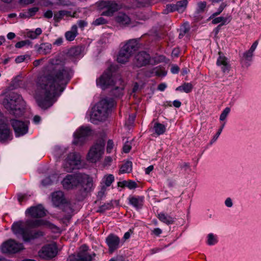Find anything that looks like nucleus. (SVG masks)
<instances>
[{
  "label": "nucleus",
  "instance_id": "nucleus-64",
  "mask_svg": "<svg viewBox=\"0 0 261 261\" xmlns=\"http://www.w3.org/2000/svg\"><path fill=\"white\" fill-rule=\"evenodd\" d=\"M35 0H19V2L21 4L29 5L34 3Z\"/></svg>",
  "mask_w": 261,
  "mask_h": 261
},
{
  "label": "nucleus",
  "instance_id": "nucleus-39",
  "mask_svg": "<svg viewBox=\"0 0 261 261\" xmlns=\"http://www.w3.org/2000/svg\"><path fill=\"white\" fill-rule=\"evenodd\" d=\"M102 181L106 186L109 187L114 181V176L112 174L106 175L103 178Z\"/></svg>",
  "mask_w": 261,
  "mask_h": 261
},
{
  "label": "nucleus",
  "instance_id": "nucleus-41",
  "mask_svg": "<svg viewBox=\"0 0 261 261\" xmlns=\"http://www.w3.org/2000/svg\"><path fill=\"white\" fill-rule=\"evenodd\" d=\"M113 207V204L111 202H109L107 203H105L101 205L99 207L98 211L100 212H102L105 211L110 210Z\"/></svg>",
  "mask_w": 261,
  "mask_h": 261
},
{
  "label": "nucleus",
  "instance_id": "nucleus-6",
  "mask_svg": "<svg viewBox=\"0 0 261 261\" xmlns=\"http://www.w3.org/2000/svg\"><path fill=\"white\" fill-rule=\"evenodd\" d=\"M62 184L64 188L67 190L74 189L79 186L84 187L85 185L90 188L92 180L88 175L85 174H68L62 181Z\"/></svg>",
  "mask_w": 261,
  "mask_h": 261
},
{
  "label": "nucleus",
  "instance_id": "nucleus-1",
  "mask_svg": "<svg viewBox=\"0 0 261 261\" xmlns=\"http://www.w3.org/2000/svg\"><path fill=\"white\" fill-rule=\"evenodd\" d=\"M70 79L69 70L60 61L52 59L37 79L34 97L42 109L50 107Z\"/></svg>",
  "mask_w": 261,
  "mask_h": 261
},
{
  "label": "nucleus",
  "instance_id": "nucleus-59",
  "mask_svg": "<svg viewBox=\"0 0 261 261\" xmlns=\"http://www.w3.org/2000/svg\"><path fill=\"white\" fill-rule=\"evenodd\" d=\"M151 232H152V234H153L156 236H159L162 233V230L161 229H160L159 228H154V229H153L151 231Z\"/></svg>",
  "mask_w": 261,
  "mask_h": 261
},
{
  "label": "nucleus",
  "instance_id": "nucleus-12",
  "mask_svg": "<svg viewBox=\"0 0 261 261\" xmlns=\"http://www.w3.org/2000/svg\"><path fill=\"white\" fill-rule=\"evenodd\" d=\"M91 130L88 126H81L74 133L73 143L77 145H82L85 141L86 138L90 135Z\"/></svg>",
  "mask_w": 261,
  "mask_h": 261
},
{
  "label": "nucleus",
  "instance_id": "nucleus-54",
  "mask_svg": "<svg viewBox=\"0 0 261 261\" xmlns=\"http://www.w3.org/2000/svg\"><path fill=\"white\" fill-rule=\"evenodd\" d=\"M77 24L80 28L83 29L88 24L87 21L84 20H80L77 21Z\"/></svg>",
  "mask_w": 261,
  "mask_h": 261
},
{
  "label": "nucleus",
  "instance_id": "nucleus-32",
  "mask_svg": "<svg viewBox=\"0 0 261 261\" xmlns=\"http://www.w3.org/2000/svg\"><path fill=\"white\" fill-rule=\"evenodd\" d=\"M132 170V163L130 161H127L121 166L119 170V173H129Z\"/></svg>",
  "mask_w": 261,
  "mask_h": 261
},
{
  "label": "nucleus",
  "instance_id": "nucleus-46",
  "mask_svg": "<svg viewBox=\"0 0 261 261\" xmlns=\"http://www.w3.org/2000/svg\"><path fill=\"white\" fill-rule=\"evenodd\" d=\"M226 7V5L224 4V3H222L220 6H219V8L218 9L217 11L214 13L210 17V18H213L215 17V16L219 15L224 10L225 7Z\"/></svg>",
  "mask_w": 261,
  "mask_h": 261
},
{
  "label": "nucleus",
  "instance_id": "nucleus-33",
  "mask_svg": "<svg viewBox=\"0 0 261 261\" xmlns=\"http://www.w3.org/2000/svg\"><path fill=\"white\" fill-rule=\"evenodd\" d=\"M42 30L41 28H38L35 31H29L27 33V36L32 39H35L38 37V36L41 34Z\"/></svg>",
  "mask_w": 261,
  "mask_h": 261
},
{
  "label": "nucleus",
  "instance_id": "nucleus-57",
  "mask_svg": "<svg viewBox=\"0 0 261 261\" xmlns=\"http://www.w3.org/2000/svg\"><path fill=\"white\" fill-rule=\"evenodd\" d=\"M112 162V159L111 156H106L104 160L103 165L104 166H109Z\"/></svg>",
  "mask_w": 261,
  "mask_h": 261
},
{
  "label": "nucleus",
  "instance_id": "nucleus-2",
  "mask_svg": "<svg viewBox=\"0 0 261 261\" xmlns=\"http://www.w3.org/2000/svg\"><path fill=\"white\" fill-rule=\"evenodd\" d=\"M40 226L52 228L54 225L46 220L29 219L25 222L19 221L14 222L12 225L11 229L17 238H22L24 242H30L44 236V232L41 230L33 232L30 230V228Z\"/></svg>",
  "mask_w": 261,
  "mask_h": 261
},
{
  "label": "nucleus",
  "instance_id": "nucleus-10",
  "mask_svg": "<svg viewBox=\"0 0 261 261\" xmlns=\"http://www.w3.org/2000/svg\"><path fill=\"white\" fill-rule=\"evenodd\" d=\"M81 166V156L80 153L71 152L68 154L63 163V167L67 172H71Z\"/></svg>",
  "mask_w": 261,
  "mask_h": 261
},
{
  "label": "nucleus",
  "instance_id": "nucleus-22",
  "mask_svg": "<svg viewBox=\"0 0 261 261\" xmlns=\"http://www.w3.org/2000/svg\"><path fill=\"white\" fill-rule=\"evenodd\" d=\"M115 20L121 27L128 26L131 23V20L129 16L123 13H119L115 17Z\"/></svg>",
  "mask_w": 261,
  "mask_h": 261
},
{
  "label": "nucleus",
  "instance_id": "nucleus-35",
  "mask_svg": "<svg viewBox=\"0 0 261 261\" xmlns=\"http://www.w3.org/2000/svg\"><path fill=\"white\" fill-rule=\"evenodd\" d=\"M188 5L187 0H182L178 1L176 4V11L179 13H182L184 12L187 8Z\"/></svg>",
  "mask_w": 261,
  "mask_h": 261
},
{
  "label": "nucleus",
  "instance_id": "nucleus-9",
  "mask_svg": "<svg viewBox=\"0 0 261 261\" xmlns=\"http://www.w3.org/2000/svg\"><path fill=\"white\" fill-rule=\"evenodd\" d=\"M98 7L101 10V15L102 16H111L113 14L121 8L114 1L102 0L98 2Z\"/></svg>",
  "mask_w": 261,
  "mask_h": 261
},
{
  "label": "nucleus",
  "instance_id": "nucleus-62",
  "mask_svg": "<svg viewBox=\"0 0 261 261\" xmlns=\"http://www.w3.org/2000/svg\"><path fill=\"white\" fill-rule=\"evenodd\" d=\"M53 13L51 10H48L44 14V16L47 18H50L53 17Z\"/></svg>",
  "mask_w": 261,
  "mask_h": 261
},
{
  "label": "nucleus",
  "instance_id": "nucleus-4",
  "mask_svg": "<svg viewBox=\"0 0 261 261\" xmlns=\"http://www.w3.org/2000/svg\"><path fill=\"white\" fill-rule=\"evenodd\" d=\"M115 102L112 99H103L99 101L93 108L90 120L95 123L97 121L105 120Z\"/></svg>",
  "mask_w": 261,
  "mask_h": 261
},
{
  "label": "nucleus",
  "instance_id": "nucleus-30",
  "mask_svg": "<svg viewBox=\"0 0 261 261\" xmlns=\"http://www.w3.org/2000/svg\"><path fill=\"white\" fill-rule=\"evenodd\" d=\"M193 88V85L190 83H184L182 85L176 88V91L184 92L188 93L192 91Z\"/></svg>",
  "mask_w": 261,
  "mask_h": 261
},
{
  "label": "nucleus",
  "instance_id": "nucleus-48",
  "mask_svg": "<svg viewBox=\"0 0 261 261\" xmlns=\"http://www.w3.org/2000/svg\"><path fill=\"white\" fill-rule=\"evenodd\" d=\"M30 43L31 42L29 40H26L17 42L15 46L16 48H20L26 45L30 44Z\"/></svg>",
  "mask_w": 261,
  "mask_h": 261
},
{
  "label": "nucleus",
  "instance_id": "nucleus-28",
  "mask_svg": "<svg viewBox=\"0 0 261 261\" xmlns=\"http://www.w3.org/2000/svg\"><path fill=\"white\" fill-rule=\"evenodd\" d=\"M166 126L160 123L155 122L153 125V131L157 135L160 136L163 134L166 131Z\"/></svg>",
  "mask_w": 261,
  "mask_h": 261
},
{
  "label": "nucleus",
  "instance_id": "nucleus-15",
  "mask_svg": "<svg viewBox=\"0 0 261 261\" xmlns=\"http://www.w3.org/2000/svg\"><path fill=\"white\" fill-rule=\"evenodd\" d=\"M106 243L109 247V252L113 253L122 245L119 238L116 235L110 234L106 240Z\"/></svg>",
  "mask_w": 261,
  "mask_h": 261
},
{
  "label": "nucleus",
  "instance_id": "nucleus-3",
  "mask_svg": "<svg viewBox=\"0 0 261 261\" xmlns=\"http://www.w3.org/2000/svg\"><path fill=\"white\" fill-rule=\"evenodd\" d=\"M112 73L109 70L106 71L96 80L97 86L102 89H106L109 86H112V93L116 97H119L122 94L124 89L123 82L120 77L116 78L115 81L111 79Z\"/></svg>",
  "mask_w": 261,
  "mask_h": 261
},
{
  "label": "nucleus",
  "instance_id": "nucleus-43",
  "mask_svg": "<svg viewBox=\"0 0 261 261\" xmlns=\"http://www.w3.org/2000/svg\"><path fill=\"white\" fill-rule=\"evenodd\" d=\"M107 23V21L106 19L103 18L102 17H100L97 19H96L92 22V25L95 26H97L101 24H104Z\"/></svg>",
  "mask_w": 261,
  "mask_h": 261
},
{
  "label": "nucleus",
  "instance_id": "nucleus-26",
  "mask_svg": "<svg viewBox=\"0 0 261 261\" xmlns=\"http://www.w3.org/2000/svg\"><path fill=\"white\" fill-rule=\"evenodd\" d=\"M64 16L74 17V15H72L70 11L61 10L55 13L54 18L56 21L59 22L63 18Z\"/></svg>",
  "mask_w": 261,
  "mask_h": 261
},
{
  "label": "nucleus",
  "instance_id": "nucleus-13",
  "mask_svg": "<svg viewBox=\"0 0 261 261\" xmlns=\"http://www.w3.org/2000/svg\"><path fill=\"white\" fill-rule=\"evenodd\" d=\"M11 124L17 137L25 135L28 131V122L13 119L11 120Z\"/></svg>",
  "mask_w": 261,
  "mask_h": 261
},
{
  "label": "nucleus",
  "instance_id": "nucleus-25",
  "mask_svg": "<svg viewBox=\"0 0 261 261\" xmlns=\"http://www.w3.org/2000/svg\"><path fill=\"white\" fill-rule=\"evenodd\" d=\"M77 35V27L76 24H74L71 27V30L65 33V37L68 41H71Z\"/></svg>",
  "mask_w": 261,
  "mask_h": 261
},
{
  "label": "nucleus",
  "instance_id": "nucleus-31",
  "mask_svg": "<svg viewBox=\"0 0 261 261\" xmlns=\"http://www.w3.org/2000/svg\"><path fill=\"white\" fill-rule=\"evenodd\" d=\"M79 253V257L80 261H92L95 257V253L89 254L85 252H80Z\"/></svg>",
  "mask_w": 261,
  "mask_h": 261
},
{
  "label": "nucleus",
  "instance_id": "nucleus-5",
  "mask_svg": "<svg viewBox=\"0 0 261 261\" xmlns=\"http://www.w3.org/2000/svg\"><path fill=\"white\" fill-rule=\"evenodd\" d=\"M3 105L10 113L16 116H20L24 112L25 102L22 97L17 93H13L7 96Z\"/></svg>",
  "mask_w": 261,
  "mask_h": 261
},
{
  "label": "nucleus",
  "instance_id": "nucleus-49",
  "mask_svg": "<svg viewBox=\"0 0 261 261\" xmlns=\"http://www.w3.org/2000/svg\"><path fill=\"white\" fill-rule=\"evenodd\" d=\"M39 8L38 7H33L28 9V16L30 17L34 16L35 14L38 11Z\"/></svg>",
  "mask_w": 261,
  "mask_h": 261
},
{
  "label": "nucleus",
  "instance_id": "nucleus-47",
  "mask_svg": "<svg viewBox=\"0 0 261 261\" xmlns=\"http://www.w3.org/2000/svg\"><path fill=\"white\" fill-rule=\"evenodd\" d=\"M80 53V49L78 47L71 48L68 51V54L71 56H76Z\"/></svg>",
  "mask_w": 261,
  "mask_h": 261
},
{
  "label": "nucleus",
  "instance_id": "nucleus-58",
  "mask_svg": "<svg viewBox=\"0 0 261 261\" xmlns=\"http://www.w3.org/2000/svg\"><path fill=\"white\" fill-rule=\"evenodd\" d=\"M225 205L228 207H231L233 205L232 199L229 197L227 198L225 201Z\"/></svg>",
  "mask_w": 261,
  "mask_h": 261
},
{
  "label": "nucleus",
  "instance_id": "nucleus-42",
  "mask_svg": "<svg viewBox=\"0 0 261 261\" xmlns=\"http://www.w3.org/2000/svg\"><path fill=\"white\" fill-rule=\"evenodd\" d=\"M230 109L228 107L225 108L220 116V120L224 121L225 120L228 115L230 113Z\"/></svg>",
  "mask_w": 261,
  "mask_h": 261
},
{
  "label": "nucleus",
  "instance_id": "nucleus-56",
  "mask_svg": "<svg viewBox=\"0 0 261 261\" xmlns=\"http://www.w3.org/2000/svg\"><path fill=\"white\" fill-rule=\"evenodd\" d=\"M257 45H258V41H255L253 43V44L251 45V46L250 48V49L248 50H247V51L248 52L253 54V52L254 51V50L256 48Z\"/></svg>",
  "mask_w": 261,
  "mask_h": 261
},
{
  "label": "nucleus",
  "instance_id": "nucleus-55",
  "mask_svg": "<svg viewBox=\"0 0 261 261\" xmlns=\"http://www.w3.org/2000/svg\"><path fill=\"white\" fill-rule=\"evenodd\" d=\"M131 149V145L130 143L126 142L124 144L123 147V150L124 152L125 153H128Z\"/></svg>",
  "mask_w": 261,
  "mask_h": 261
},
{
  "label": "nucleus",
  "instance_id": "nucleus-29",
  "mask_svg": "<svg viewBox=\"0 0 261 261\" xmlns=\"http://www.w3.org/2000/svg\"><path fill=\"white\" fill-rule=\"evenodd\" d=\"M158 218L161 221L167 224H172L174 222V219L172 217L163 213H159Z\"/></svg>",
  "mask_w": 261,
  "mask_h": 261
},
{
  "label": "nucleus",
  "instance_id": "nucleus-34",
  "mask_svg": "<svg viewBox=\"0 0 261 261\" xmlns=\"http://www.w3.org/2000/svg\"><path fill=\"white\" fill-rule=\"evenodd\" d=\"M166 73L165 71L162 70L161 68L155 67L151 69L149 74H147L146 75L149 76L152 75H156L158 76H165Z\"/></svg>",
  "mask_w": 261,
  "mask_h": 261
},
{
  "label": "nucleus",
  "instance_id": "nucleus-24",
  "mask_svg": "<svg viewBox=\"0 0 261 261\" xmlns=\"http://www.w3.org/2000/svg\"><path fill=\"white\" fill-rule=\"evenodd\" d=\"M253 54L248 51L244 52L241 57L240 62L243 67H248L252 61Z\"/></svg>",
  "mask_w": 261,
  "mask_h": 261
},
{
  "label": "nucleus",
  "instance_id": "nucleus-17",
  "mask_svg": "<svg viewBox=\"0 0 261 261\" xmlns=\"http://www.w3.org/2000/svg\"><path fill=\"white\" fill-rule=\"evenodd\" d=\"M25 214L33 218H41L45 216L44 208L41 205L31 206L25 211Z\"/></svg>",
  "mask_w": 261,
  "mask_h": 261
},
{
  "label": "nucleus",
  "instance_id": "nucleus-38",
  "mask_svg": "<svg viewBox=\"0 0 261 261\" xmlns=\"http://www.w3.org/2000/svg\"><path fill=\"white\" fill-rule=\"evenodd\" d=\"M122 184V186H125V187L128 188L129 189H135L137 187V186L136 182L134 181H132V180H129L128 181H123L122 183L119 182L118 184V186H120V184Z\"/></svg>",
  "mask_w": 261,
  "mask_h": 261
},
{
  "label": "nucleus",
  "instance_id": "nucleus-21",
  "mask_svg": "<svg viewBox=\"0 0 261 261\" xmlns=\"http://www.w3.org/2000/svg\"><path fill=\"white\" fill-rule=\"evenodd\" d=\"M219 56L217 59V65L221 66V68L223 72H228L230 69V64L228 59L224 56L221 55L219 53Z\"/></svg>",
  "mask_w": 261,
  "mask_h": 261
},
{
  "label": "nucleus",
  "instance_id": "nucleus-45",
  "mask_svg": "<svg viewBox=\"0 0 261 261\" xmlns=\"http://www.w3.org/2000/svg\"><path fill=\"white\" fill-rule=\"evenodd\" d=\"M176 6L175 5H168L166 9L164 10V13L167 14L176 11Z\"/></svg>",
  "mask_w": 261,
  "mask_h": 261
},
{
  "label": "nucleus",
  "instance_id": "nucleus-8",
  "mask_svg": "<svg viewBox=\"0 0 261 261\" xmlns=\"http://www.w3.org/2000/svg\"><path fill=\"white\" fill-rule=\"evenodd\" d=\"M105 141L100 140L90 148L87 156V160L92 163H95L101 159L104 153Z\"/></svg>",
  "mask_w": 261,
  "mask_h": 261
},
{
  "label": "nucleus",
  "instance_id": "nucleus-36",
  "mask_svg": "<svg viewBox=\"0 0 261 261\" xmlns=\"http://www.w3.org/2000/svg\"><path fill=\"white\" fill-rule=\"evenodd\" d=\"M57 175L53 174L51 176L46 177L42 181V184L43 186H48L51 184L54 181L57 180Z\"/></svg>",
  "mask_w": 261,
  "mask_h": 261
},
{
  "label": "nucleus",
  "instance_id": "nucleus-61",
  "mask_svg": "<svg viewBox=\"0 0 261 261\" xmlns=\"http://www.w3.org/2000/svg\"><path fill=\"white\" fill-rule=\"evenodd\" d=\"M179 70V67L176 65H173L171 68V72L173 74H176L178 72Z\"/></svg>",
  "mask_w": 261,
  "mask_h": 261
},
{
  "label": "nucleus",
  "instance_id": "nucleus-18",
  "mask_svg": "<svg viewBox=\"0 0 261 261\" xmlns=\"http://www.w3.org/2000/svg\"><path fill=\"white\" fill-rule=\"evenodd\" d=\"M150 55L145 51L138 53L135 57V63L137 66L142 67L147 65L150 61Z\"/></svg>",
  "mask_w": 261,
  "mask_h": 261
},
{
  "label": "nucleus",
  "instance_id": "nucleus-44",
  "mask_svg": "<svg viewBox=\"0 0 261 261\" xmlns=\"http://www.w3.org/2000/svg\"><path fill=\"white\" fill-rule=\"evenodd\" d=\"M206 6V3L205 2H200L197 4V12L201 13L204 11Z\"/></svg>",
  "mask_w": 261,
  "mask_h": 261
},
{
  "label": "nucleus",
  "instance_id": "nucleus-20",
  "mask_svg": "<svg viewBox=\"0 0 261 261\" xmlns=\"http://www.w3.org/2000/svg\"><path fill=\"white\" fill-rule=\"evenodd\" d=\"M51 200L55 206H59L66 202L64 194L62 191H56L52 193Z\"/></svg>",
  "mask_w": 261,
  "mask_h": 261
},
{
  "label": "nucleus",
  "instance_id": "nucleus-7",
  "mask_svg": "<svg viewBox=\"0 0 261 261\" xmlns=\"http://www.w3.org/2000/svg\"><path fill=\"white\" fill-rule=\"evenodd\" d=\"M137 47L138 43L136 40L131 39L128 41L120 50L117 56V61L120 63L127 62Z\"/></svg>",
  "mask_w": 261,
  "mask_h": 261
},
{
  "label": "nucleus",
  "instance_id": "nucleus-37",
  "mask_svg": "<svg viewBox=\"0 0 261 261\" xmlns=\"http://www.w3.org/2000/svg\"><path fill=\"white\" fill-rule=\"evenodd\" d=\"M218 242L217 237L213 233H209L207 235V244L210 245H214Z\"/></svg>",
  "mask_w": 261,
  "mask_h": 261
},
{
  "label": "nucleus",
  "instance_id": "nucleus-40",
  "mask_svg": "<svg viewBox=\"0 0 261 261\" xmlns=\"http://www.w3.org/2000/svg\"><path fill=\"white\" fill-rule=\"evenodd\" d=\"M25 60L27 61V62L30 60V56L28 55H21L17 57L15 60L16 63H20Z\"/></svg>",
  "mask_w": 261,
  "mask_h": 261
},
{
  "label": "nucleus",
  "instance_id": "nucleus-52",
  "mask_svg": "<svg viewBox=\"0 0 261 261\" xmlns=\"http://www.w3.org/2000/svg\"><path fill=\"white\" fill-rule=\"evenodd\" d=\"M222 132H221V130H218L216 134L213 137V138L212 139L211 141L210 142V144L211 145L213 144L214 142H215L218 138H219L220 135L221 134Z\"/></svg>",
  "mask_w": 261,
  "mask_h": 261
},
{
  "label": "nucleus",
  "instance_id": "nucleus-50",
  "mask_svg": "<svg viewBox=\"0 0 261 261\" xmlns=\"http://www.w3.org/2000/svg\"><path fill=\"white\" fill-rule=\"evenodd\" d=\"M114 143L111 140H109L108 141L107 143V153H111L112 151V150L114 148Z\"/></svg>",
  "mask_w": 261,
  "mask_h": 261
},
{
  "label": "nucleus",
  "instance_id": "nucleus-63",
  "mask_svg": "<svg viewBox=\"0 0 261 261\" xmlns=\"http://www.w3.org/2000/svg\"><path fill=\"white\" fill-rule=\"evenodd\" d=\"M167 88V85L165 83H161L159 85L158 89L161 91H163Z\"/></svg>",
  "mask_w": 261,
  "mask_h": 261
},
{
  "label": "nucleus",
  "instance_id": "nucleus-19",
  "mask_svg": "<svg viewBox=\"0 0 261 261\" xmlns=\"http://www.w3.org/2000/svg\"><path fill=\"white\" fill-rule=\"evenodd\" d=\"M128 203L136 210H139L143 206L144 197L142 196L130 195L128 198Z\"/></svg>",
  "mask_w": 261,
  "mask_h": 261
},
{
  "label": "nucleus",
  "instance_id": "nucleus-51",
  "mask_svg": "<svg viewBox=\"0 0 261 261\" xmlns=\"http://www.w3.org/2000/svg\"><path fill=\"white\" fill-rule=\"evenodd\" d=\"M68 261H80L79 257V253L77 255H71L68 258Z\"/></svg>",
  "mask_w": 261,
  "mask_h": 261
},
{
  "label": "nucleus",
  "instance_id": "nucleus-23",
  "mask_svg": "<svg viewBox=\"0 0 261 261\" xmlns=\"http://www.w3.org/2000/svg\"><path fill=\"white\" fill-rule=\"evenodd\" d=\"M34 47L37 53L45 55L51 52L52 46L50 43H43L41 44H36Z\"/></svg>",
  "mask_w": 261,
  "mask_h": 261
},
{
  "label": "nucleus",
  "instance_id": "nucleus-14",
  "mask_svg": "<svg viewBox=\"0 0 261 261\" xmlns=\"http://www.w3.org/2000/svg\"><path fill=\"white\" fill-rule=\"evenodd\" d=\"M57 248L55 244L47 245L42 248L39 251V256L44 259H49L54 257L57 254Z\"/></svg>",
  "mask_w": 261,
  "mask_h": 261
},
{
  "label": "nucleus",
  "instance_id": "nucleus-11",
  "mask_svg": "<svg viewBox=\"0 0 261 261\" xmlns=\"http://www.w3.org/2000/svg\"><path fill=\"white\" fill-rule=\"evenodd\" d=\"M24 249L22 243L10 239L3 243L0 247L1 251L4 253H15Z\"/></svg>",
  "mask_w": 261,
  "mask_h": 261
},
{
  "label": "nucleus",
  "instance_id": "nucleus-16",
  "mask_svg": "<svg viewBox=\"0 0 261 261\" xmlns=\"http://www.w3.org/2000/svg\"><path fill=\"white\" fill-rule=\"evenodd\" d=\"M12 139V135L10 130L8 128V125L5 123L2 119V117H0V141L1 142Z\"/></svg>",
  "mask_w": 261,
  "mask_h": 261
},
{
  "label": "nucleus",
  "instance_id": "nucleus-27",
  "mask_svg": "<svg viewBox=\"0 0 261 261\" xmlns=\"http://www.w3.org/2000/svg\"><path fill=\"white\" fill-rule=\"evenodd\" d=\"M212 23L214 24H216L218 23H220L218 27L219 28L220 26H222L223 25H224L226 23H228L230 21V17H222L220 16L216 18H212Z\"/></svg>",
  "mask_w": 261,
  "mask_h": 261
},
{
  "label": "nucleus",
  "instance_id": "nucleus-53",
  "mask_svg": "<svg viewBox=\"0 0 261 261\" xmlns=\"http://www.w3.org/2000/svg\"><path fill=\"white\" fill-rule=\"evenodd\" d=\"M180 33H179V38H181L183 36L189 31V29L186 27V25L182 26V27L180 30Z\"/></svg>",
  "mask_w": 261,
  "mask_h": 261
},
{
  "label": "nucleus",
  "instance_id": "nucleus-60",
  "mask_svg": "<svg viewBox=\"0 0 261 261\" xmlns=\"http://www.w3.org/2000/svg\"><path fill=\"white\" fill-rule=\"evenodd\" d=\"M133 232V230L132 229H129V231L126 232L124 236L123 239L124 240L128 239L130 237V234Z\"/></svg>",
  "mask_w": 261,
  "mask_h": 261
}]
</instances>
